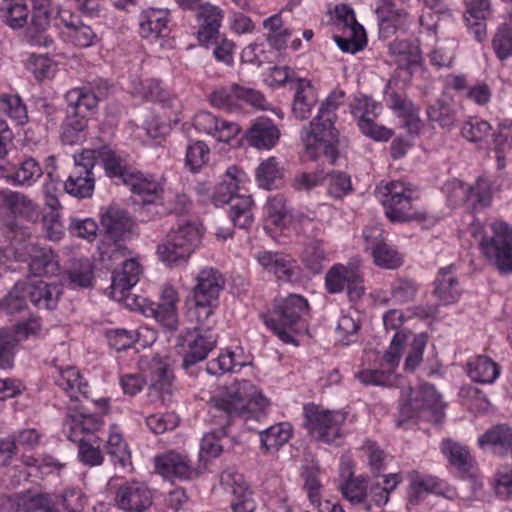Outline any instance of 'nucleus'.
I'll use <instances>...</instances> for the list:
<instances>
[{"mask_svg": "<svg viewBox=\"0 0 512 512\" xmlns=\"http://www.w3.org/2000/svg\"><path fill=\"white\" fill-rule=\"evenodd\" d=\"M131 93L148 101H164L166 92L158 79H133L131 82Z\"/></svg>", "mask_w": 512, "mask_h": 512, "instance_id": "obj_52", "label": "nucleus"}, {"mask_svg": "<svg viewBox=\"0 0 512 512\" xmlns=\"http://www.w3.org/2000/svg\"><path fill=\"white\" fill-rule=\"evenodd\" d=\"M101 225L108 237L114 241L115 250H120L122 245L118 242L131 232L133 222L125 210L110 206L101 216Z\"/></svg>", "mask_w": 512, "mask_h": 512, "instance_id": "obj_26", "label": "nucleus"}, {"mask_svg": "<svg viewBox=\"0 0 512 512\" xmlns=\"http://www.w3.org/2000/svg\"><path fill=\"white\" fill-rule=\"evenodd\" d=\"M173 375L162 364L156 365L151 371L149 395L156 397L163 404L171 400L173 394Z\"/></svg>", "mask_w": 512, "mask_h": 512, "instance_id": "obj_38", "label": "nucleus"}, {"mask_svg": "<svg viewBox=\"0 0 512 512\" xmlns=\"http://www.w3.org/2000/svg\"><path fill=\"white\" fill-rule=\"evenodd\" d=\"M375 194L385 209V215L393 223L424 221L425 212L419 210L415 202L419 195L412 184L397 180L381 181Z\"/></svg>", "mask_w": 512, "mask_h": 512, "instance_id": "obj_4", "label": "nucleus"}, {"mask_svg": "<svg viewBox=\"0 0 512 512\" xmlns=\"http://www.w3.org/2000/svg\"><path fill=\"white\" fill-rule=\"evenodd\" d=\"M325 287L332 294L347 288L349 299L358 301L364 294L363 273L360 266L356 263L334 265L325 276Z\"/></svg>", "mask_w": 512, "mask_h": 512, "instance_id": "obj_11", "label": "nucleus"}, {"mask_svg": "<svg viewBox=\"0 0 512 512\" xmlns=\"http://www.w3.org/2000/svg\"><path fill=\"white\" fill-rule=\"evenodd\" d=\"M283 172L274 157L263 161L256 170V179L260 187L271 189L277 186L276 182L282 179Z\"/></svg>", "mask_w": 512, "mask_h": 512, "instance_id": "obj_60", "label": "nucleus"}, {"mask_svg": "<svg viewBox=\"0 0 512 512\" xmlns=\"http://www.w3.org/2000/svg\"><path fill=\"white\" fill-rule=\"evenodd\" d=\"M444 404L435 387L424 384L419 389L412 390L410 397L399 407L396 424L402 427L411 419H428L437 417L443 410Z\"/></svg>", "mask_w": 512, "mask_h": 512, "instance_id": "obj_8", "label": "nucleus"}, {"mask_svg": "<svg viewBox=\"0 0 512 512\" xmlns=\"http://www.w3.org/2000/svg\"><path fill=\"white\" fill-rule=\"evenodd\" d=\"M389 54L394 62L403 68L417 61L418 49L410 41L394 40L389 44Z\"/></svg>", "mask_w": 512, "mask_h": 512, "instance_id": "obj_59", "label": "nucleus"}, {"mask_svg": "<svg viewBox=\"0 0 512 512\" xmlns=\"http://www.w3.org/2000/svg\"><path fill=\"white\" fill-rule=\"evenodd\" d=\"M0 10L3 21L9 27L17 29L27 24L29 9L24 0H4Z\"/></svg>", "mask_w": 512, "mask_h": 512, "instance_id": "obj_50", "label": "nucleus"}, {"mask_svg": "<svg viewBox=\"0 0 512 512\" xmlns=\"http://www.w3.org/2000/svg\"><path fill=\"white\" fill-rule=\"evenodd\" d=\"M25 249L30 258L28 267L31 274L37 277H51L60 273L58 257L50 247H41L29 242Z\"/></svg>", "mask_w": 512, "mask_h": 512, "instance_id": "obj_21", "label": "nucleus"}, {"mask_svg": "<svg viewBox=\"0 0 512 512\" xmlns=\"http://www.w3.org/2000/svg\"><path fill=\"white\" fill-rule=\"evenodd\" d=\"M381 30L405 29L409 23V14L405 9L395 8L393 0H381L376 10Z\"/></svg>", "mask_w": 512, "mask_h": 512, "instance_id": "obj_42", "label": "nucleus"}, {"mask_svg": "<svg viewBox=\"0 0 512 512\" xmlns=\"http://www.w3.org/2000/svg\"><path fill=\"white\" fill-rule=\"evenodd\" d=\"M0 113L7 115L18 125H23L28 120L27 107L18 95H0Z\"/></svg>", "mask_w": 512, "mask_h": 512, "instance_id": "obj_54", "label": "nucleus"}, {"mask_svg": "<svg viewBox=\"0 0 512 512\" xmlns=\"http://www.w3.org/2000/svg\"><path fill=\"white\" fill-rule=\"evenodd\" d=\"M292 114L296 119L306 120L318 102V95L310 81L299 79L295 85Z\"/></svg>", "mask_w": 512, "mask_h": 512, "instance_id": "obj_32", "label": "nucleus"}, {"mask_svg": "<svg viewBox=\"0 0 512 512\" xmlns=\"http://www.w3.org/2000/svg\"><path fill=\"white\" fill-rule=\"evenodd\" d=\"M191 313L195 317L197 325L194 327L196 331L205 333H214L213 328L216 325L215 310L219 302L193 300Z\"/></svg>", "mask_w": 512, "mask_h": 512, "instance_id": "obj_48", "label": "nucleus"}, {"mask_svg": "<svg viewBox=\"0 0 512 512\" xmlns=\"http://www.w3.org/2000/svg\"><path fill=\"white\" fill-rule=\"evenodd\" d=\"M434 285V295L444 305L452 304L460 297L459 282L453 273L452 266L439 270Z\"/></svg>", "mask_w": 512, "mask_h": 512, "instance_id": "obj_34", "label": "nucleus"}, {"mask_svg": "<svg viewBox=\"0 0 512 512\" xmlns=\"http://www.w3.org/2000/svg\"><path fill=\"white\" fill-rule=\"evenodd\" d=\"M197 8H199L197 16L201 21L197 38L201 45L208 48L220 37L219 28L223 19V11L210 3L199 4Z\"/></svg>", "mask_w": 512, "mask_h": 512, "instance_id": "obj_24", "label": "nucleus"}, {"mask_svg": "<svg viewBox=\"0 0 512 512\" xmlns=\"http://www.w3.org/2000/svg\"><path fill=\"white\" fill-rule=\"evenodd\" d=\"M451 201L463 200L473 209L487 207L491 201V189L487 180L479 177L474 185H467L458 179L448 181L444 186Z\"/></svg>", "mask_w": 512, "mask_h": 512, "instance_id": "obj_13", "label": "nucleus"}, {"mask_svg": "<svg viewBox=\"0 0 512 512\" xmlns=\"http://www.w3.org/2000/svg\"><path fill=\"white\" fill-rule=\"evenodd\" d=\"M279 137L278 127L271 119L266 117L255 119L245 134L249 145L259 150L271 149L278 142Z\"/></svg>", "mask_w": 512, "mask_h": 512, "instance_id": "obj_29", "label": "nucleus"}, {"mask_svg": "<svg viewBox=\"0 0 512 512\" xmlns=\"http://www.w3.org/2000/svg\"><path fill=\"white\" fill-rule=\"evenodd\" d=\"M81 155L84 166L93 170L96 165H101L109 178H119L123 182L131 172L125 158L109 146L86 149L82 151Z\"/></svg>", "mask_w": 512, "mask_h": 512, "instance_id": "obj_14", "label": "nucleus"}, {"mask_svg": "<svg viewBox=\"0 0 512 512\" xmlns=\"http://www.w3.org/2000/svg\"><path fill=\"white\" fill-rule=\"evenodd\" d=\"M267 222L278 227L284 228L291 220V211L287 205V200L282 194L270 196L264 207Z\"/></svg>", "mask_w": 512, "mask_h": 512, "instance_id": "obj_46", "label": "nucleus"}, {"mask_svg": "<svg viewBox=\"0 0 512 512\" xmlns=\"http://www.w3.org/2000/svg\"><path fill=\"white\" fill-rule=\"evenodd\" d=\"M426 114L430 122L437 123L442 129L451 130L456 124V110L446 99H438L427 106Z\"/></svg>", "mask_w": 512, "mask_h": 512, "instance_id": "obj_47", "label": "nucleus"}, {"mask_svg": "<svg viewBox=\"0 0 512 512\" xmlns=\"http://www.w3.org/2000/svg\"><path fill=\"white\" fill-rule=\"evenodd\" d=\"M82 155H75V168L65 181V191L79 199L90 198L95 189V176L92 168L82 163Z\"/></svg>", "mask_w": 512, "mask_h": 512, "instance_id": "obj_23", "label": "nucleus"}, {"mask_svg": "<svg viewBox=\"0 0 512 512\" xmlns=\"http://www.w3.org/2000/svg\"><path fill=\"white\" fill-rule=\"evenodd\" d=\"M193 124L199 132L212 135L221 142H229L240 131L236 123L220 120L212 113L206 111L197 113Z\"/></svg>", "mask_w": 512, "mask_h": 512, "instance_id": "obj_25", "label": "nucleus"}, {"mask_svg": "<svg viewBox=\"0 0 512 512\" xmlns=\"http://www.w3.org/2000/svg\"><path fill=\"white\" fill-rule=\"evenodd\" d=\"M320 473V466L318 462H315L314 460L307 461L301 469V477L304 481V490L307 493L309 501L315 507L321 506L322 484L319 479Z\"/></svg>", "mask_w": 512, "mask_h": 512, "instance_id": "obj_44", "label": "nucleus"}, {"mask_svg": "<svg viewBox=\"0 0 512 512\" xmlns=\"http://www.w3.org/2000/svg\"><path fill=\"white\" fill-rule=\"evenodd\" d=\"M351 113L359 120L376 118L382 110V105L364 94L355 95L350 105Z\"/></svg>", "mask_w": 512, "mask_h": 512, "instance_id": "obj_56", "label": "nucleus"}, {"mask_svg": "<svg viewBox=\"0 0 512 512\" xmlns=\"http://www.w3.org/2000/svg\"><path fill=\"white\" fill-rule=\"evenodd\" d=\"M304 425L317 441L333 443L340 437V426L345 420L341 411L321 409L315 404L304 406Z\"/></svg>", "mask_w": 512, "mask_h": 512, "instance_id": "obj_9", "label": "nucleus"}, {"mask_svg": "<svg viewBox=\"0 0 512 512\" xmlns=\"http://www.w3.org/2000/svg\"><path fill=\"white\" fill-rule=\"evenodd\" d=\"M245 173L236 166H230L222 181L215 187L211 199L216 206L229 204V217L234 226L248 229L254 222L251 196L242 194Z\"/></svg>", "mask_w": 512, "mask_h": 512, "instance_id": "obj_3", "label": "nucleus"}, {"mask_svg": "<svg viewBox=\"0 0 512 512\" xmlns=\"http://www.w3.org/2000/svg\"><path fill=\"white\" fill-rule=\"evenodd\" d=\"M123 183L138 197L135 202L146 205L157 203L161 199L163 188L151 175L131 171Z\"/></svg>", "mask_w": 512, "mask_h": 512, "instance_id": "obj_22", "label": "nucleus"}, {"mask_svg": "<svg viewBox=\"0 0 512 512\" xmlns=\"http://www.w3.org/2000/svg\"><path fill=\"white\" fill-rule=\"evenodd\" d=\"M29 301L38 309L53 310L63 293L62 288L44 281H23Z\"/></svg>", "mask_w": 512, "mask_h": 512, "instance_id": "obj_28", "label": "nucleus"}, {"mask_svg": "<svg viewBox=\"0 0 512 512\" xmlns=\"http://www.w3.org/2000/svg\"><path fill=\"white\" fill-rule=\"evenodd\" d=\"M213 416L223 418L221 435L225 429L238 417L248 419L252 409L264 412L269 406L268 399L249 380H235L226 386L219 394L210 399Z\"/></svg>", "mask_w": 512, "mask_h": 512, "instance_id": "obj_2", "label": "nucleus"}, {"mask_svg": "<svg viewBox=\"0 0 512 512\" xmlns=\"http://www.w3.org/2000/svg\"><path fill=\"white\" fill-rule=\"evenodd\" d=\"M308 313L307 299L299 294H290L275 301L273 312L264 317V323L284 343L296 344L295 334Z\"/></svg>", "mask_w": 512, "mask_h": 512, "instance_id": "obj_5", "label": "nucleus"}, {"mask_svg": "<svg viewBox=\"0 0 512 512\" xmlns=\"http://www.w3.org/2000/svg\"><path fill=\"white\" fill-rule=\"evenodd\" d=\"M396 84L392 81L387 83L384 90L386 104L398 117L406 120L405 125L410 132H417L420 126L418 109L404 92L395 88Z\"/></svg>", "mask_w": 512, "mask_h": 512, "instance_id": "obj_19", "label": "nucleus"}, {"mask_svg": "<svg viewBox=\"0 0 512 512\" xmlns=\"http://www.w3.org/2000/svg\"><path fill=\"white\" fill-rule=\"evenodd\" d=\"M257 260L264 270L274 274L280 282L293 283L300 279V267L288 255L263 251L258 253Z\"/></svg>", "mask_w": 512, "mask_h": 512, "instance_id": "obj_17", "label": "nucleus"}, {"mask_svg": "<svg viewBox=\"0 0 512 512\" xmlns=\"http://www.w3.org/2000/svg\"><path fill=\"white\" fill-rule=\"evenodd\" d=\"M217 334L202 331L187 332L184 341L187 351L183 356L182 367L191 376L196 375V365L204 361L217 345Z\"/></svg>", "mask_w": 512, "mask_h": 512, "instance_id": "obj_15", "label": "nucleus"}, {"mask_svg": "<svg viewBox=\"0 0 512 512\" xmlns=\"http://www.w3.org/2000/svg\"><path fill=\"white\" fill-rule=\"evenodd\" d=\"M168 12L164 9L150 8L141 13L139 19V33L146 39H157L168 31Z\"/></svg>", "mask_w": 512, "mask_h": 512, "instance_id": "obj_33", "label": "nucleus"}, {"mask_svg": "<svg viewBox=\"0 0 512 512\" xmlns=\"http://www.w3.org/2000/svg\"><path fill=\"white\" fill-rule=\"evenodd\" d=\"M88 120L66 113V118L60 127V139L65 145H77L87 137Z\"/></svg>", "mask_w": 512, "mask_h": 512, "instance_id": "obj_43", "label": "nucleus"}, {"mask_svg": "<svg viewBox=\"0 0 512 512\" xmlns=\"http://www.w3.org/2000/svg\"><path fill=\"white\" fill-rule=\"evenodd\" d=\"M50 27V11L33 10L31 22L26 29V38L36 46L48 47L53 39L47 34Z\"/></svg>", "mask_w": 512, "mask_h": 512, "instance_id": "obj_39", "label": "nucleus"}, {"mask_svg": "<svg viewBox=\"0 0 512 512\" xmlns=\"http://www.w3.org/2000/svg\"><path fill=\"white\" fill-rule=\"evenodd\" d=\"M68 287L90 288L93 285L94 269L88 259H73L65 273Z\"/></svg>", "mask_w": 512, "mask_h": 512, "instance_id": "obj_40", "label": "nucleus"}, {"mask_svg": "<svg viewBox=\"0 0 512 512\" xmlns=\"http://www.w3.org/2000/svg\"><path fill=\"white\" fill-rule=\"evenodd\" d=\"M156 471L168 480H191L199 471L187 454L175 450L155 457Z\"/></svg>", "mask_w": 512, "mask_h": 512, "instance_id": "obj_16", "label": "nucleus"}, {"mask_svg": "<svg viewBox=\"0 0 512 512\" xmlns=\"http://www.w3.org/2000/svg\"><path fill=\"white\" fill-rule=\"evenodd\" d=\"M200 237L196 224L186 222L179 225L157 246L159 259L169 266H178L186 262L200 243Z\"/></svg>", "mask_w": 512, "mask_h": 512, "instance_id": "obj_6", "label": "nucleus"}, {"mask_svg": "<svg viewBox=\"0 0 512 512\" xmlns=\"http://www.w3.org/2000/svg\"><path fill=\"white\" fill-rule=\"evenodd\" d=\"M480 247L486 259L500 273H512V226L506 222L493 223L491 235L482 238Z\"/></svg>", "mask_w": 512, "mask_h": 512, "instance_id": "obj_7", "label": "nucleus"}, {"mask_svg": "<svg viewBox=\"0 0 512 512\" xmlns=\"http://www.w3.org/2000/svg\"><path fill=\"white\" fill-rule=\"evenodd\" d=\"M469 377L479 383H492L500 374L499 366L486 356H477L467 364Z\"/></svg>", "mask_w": 512, "mask_h": 512, "instance_id": "obj_45", "label": "nucleus"}, {"mask_svg": "<svg viewBox=\"0 0 512 512\" xmlns=\"http://www.w3.org/2000/svg\"><path fill=\"white\" fill-rule=\"evenodd\" d=\"M140 274L141 268L136 260L128 259L124 261L122 269L112 276V294H119L121 298L124 297L137 284Z\"/></svg>", "mask_w": 512, "mask_h": 512, "instance_id": "obj_36", "label": "nucleus"}, {"mask_svg": "<svg viewBox=\"0 0 512 512\" xmlns=\"http://www.w3.org/2000/svg\"><path fill=\"white\" fill-rule=\"evenodd\" d=\"M100 425L101 421L97 416L79 411L71 415L70 421L65 422L64 432L66 435L72 434L74 437H78V432L90 434L98 430Z\"/></svg>", "mask_w": 512, "mask_h": 512, "instance_id": "obj_53", "label": "nucleus"}, {"mask_svg": "<svg viewBox=\"0 0 512 512\" xmlns=\"http://www.w3.org/2000/svg\"><path fill=\"white\" fill-rule=\"evenodd\" d=\"M301 260L305 267L313 274H319L327 260L326 251L322 240L305 241Z\"/></svg>", "mask_w": 512, "mask_h": 512, "instance_id": "obj_49", "label": "nucleus"}, {"mask_svg": "<svg viewBox=\"0 0 512 512\" xmlns=\"http://www.w3.org/2000/svg\"><path fill=\"white\" fill-rule=\"evenodd\" d=\"M65 100L66 113L87 118V115L97 108L100 96L87 87H77L66 93Z\"/></svg>", "mask_w": 512, "mask_h": 512, "instance_id": "obj_31", "label": "nucleus"}, {"mask_svg": "<svg viewBox=\"0 0 512 512\" xmlns=\"http://www.w3.org/2000/svg\"><path fill=\"white\" fill-rule=\"evenodd\" d=\"M324 182L328 195L335 199H342L353 190L350 176L340 171L328 173L323 177Z\"/></svg>", "mask_w": 512, "mask_h": 512, "instance_id": "obj_63", "label": "nucleus"}, {"mask_svg": "<svg viewBox=\"0 0 512 512\" xmlns=\"http://www.w3.org/2000/svg\"><path fill=\"white\" fill-rule=\"evenodd\" d=\"M240 85L232 84L227 87H220L214 90L210 95V102L213 106L233 111L238 107Z\"/></svg>", "mask_w": 512, "mask_h": 512, "instance_id": "obj_62", "label": "nucleus"}, {"mask_svg": "<svg viewBox=\"0 0 512 512\" xmlns=\"http://www.w3.org/2000/svg\"><path fill=\"white\" fill-rule=\"evenodd\" d=\"M144 312L148 316H152L165 329L174 331L178 328V311L177 308L164 306L157 302H151L147 305Z\"/></svg>", "mask_w": 512, "mask_h": 512, "instance_id": "obj_57", "label": "nucleus"}, {"mask_svg": "<svg viewBox=\"0 0 512 512\" xmlns=\"http://www.w3.org/2000/svg\"><path fill=\"white\" fill-rule=\"evenodd\" d=\"M3 204L18 217L35 222L39 218L36 203L20 192L8 191L3 194Z\"/></svg>", "mask_w": 512, "mask_h": 512, "instance_id": "obj_37", "label": "nucleus"}, {"mask_svg": "<svg viewBox=\"0 0 512 512\" xmlns=\"http://www.w3.org/2000/svg\"><path fill=\"white\" fill-rule=\"evenodd\" d=\"M337 31L333 38L343 52L356 53L366 45V33L362 25L356 21L353 9L341 4L335 7V22Z\"/></svg>", "mask_w": 512, "mask_h": 512, "instance_id": "obj_10", "label": "nucleus"}, {"mask_svg": "<svg viewBox=\"0 0 512 512\" xmlns=\"http://www.w3.org/2000/svg\"><path fill=\"white\" fill-rule=\"evenodd\" d=\"M479 444L490 446L497 455H512V427L505 424L495 426L479 438Z\"/></svg>", "mask_w": 512, "mask_h": 512, "instance_id": "obj_35", "label": "nucleus"}, {"mask_svg": "<svg viewBox=\"0 0 512 512\" xmlns=\"http://www.w3.org/2000/svg\"><path fill=\"white\" fill-rule=\"evenodd\" d=\"M291 437V427L287 423H279L260 431L261 447L265 451L278 449Z\"/></svg>", "mask_w": 512, "mask_h": 512, "instance_id": "obj_51", "label": "nucleus"}, {"mask_svg": "<svg viewBox=\"0 0 512 512\" xmlns=\"http://www.w3.org/2000/svg\"><path fill=\"white\" fill-rule=\"evenodd\" d=\"M419 285L410 278L398 277L390 285L391 299L398 304L411 302L415 299Z\"/></svg>", "mask_w": 512, "mask_h": 512, "instance_id": "obj_58", "label": "nucleus"}, {"mask_svg": "<svg viewBox=\"0 0 512 512\" xmlns=\"http://www.w3.org/2000/svg\"><path fill=\"white\" fill-rule=\"evenodd\" d=\"M51 495L46 493L33 494L30 491L17 495L14 499L16 512H36L50 505Z\"/></svg>", "mask_w": 512, "mask_h": 512, "instance_id": "obj_61", "label": "nucleus"}, {"mask_svg": "<svg viewBox=\"0 0 512 512\" xmlns=\"http://www.w3.org/2000/svg\"><path fill=\"white\" fill-rule=\"evenodd\" d=\"M114 501L123 512H146L153 504V493L145 482L129 480L117 487Z\"/></svg>", "mask_w": 512, "mask_h": 512, "instance_id": "obj_12", "label": "nucleus"}, {"mask_svg": "<svg viewBox=\"0 0 512 512\" xmlns=\"http://www.w3.org/2000/svg\"><path fill=\"white\" fill-rule=\"evenodd\" d=\"M4 178L19 186H31L43 174L42 168L34 158H25L16 164H8L3 168Z\"/></svg>", "mask_w": 512, "mask_h": 512, "instance_id": "obj_30", "label": "nucleus"}, {"mask_svg": "<svg viewBox=\"0 0 512 512\" xmlns=\"http://www.w3.org/2000/svg\"><path fill=\"white\" fill-rule=\"evenodd\" d=\"M24 290L25 283L17 282L10 292L0 300V311L13 315L26 309L28 296Z\"/></svg>", "mask_w": 512, "mask_h": 512, "instance_id": "obj_55", "label": "nucleus"}, {"mask_svg": "<svg viewBox=\"0 0 512 512\" xmlns=\"http://www.w3.org/2000/svg\"><path fill=\"white\" fill-rule=\"evenodd\" d=\"M52 365L56 370L54 375L56 385L68 395L71 401H79L80 396L87 397L88 383L75 366L59 365L56 359L52 360Z\"/></svg>", "mask_w": 512, "mask_h": 512, "instance_id": "obj_20", "label": "nucleus"}, {"mask_svg": "<svg viewBox=\"0 0 512 512\" xmlns=\"http://www.w3.org/2000/svg\"><path fill=\"white\" fill-rule=\"evenodd\" d=\"M221 483L225 489L229 490L233 495V499L231 500V509L233 512L255 511L256 502L242 474L237 471L226 470L221 474Z\"/></svg>", "mask_w": 512, "mask_h": 512, "instance_id": "obj_18", "label": "nucleus"}, {"mask_svg": "<svg viewBox=\"0 0 512 512\" xmlns=\"http://www.w3.org/2000/svg\"><path fill=\"white\" fill-rule=\"evenodd\" d=\"M225 280L214 268H203L196 277V285L192 289L193 300L219 302V295L224 289Z\"/></svg>", "mask_w": 512, "mask_h": 512, "instance_id": "obj_27", "label": "nucleus"}, {"mask_svg": "<svg viewBox=\"0 0 512 512\" xmlns=\"http://www.w3.org/2000/svg\"><path fill=\"white\" fill-rule=\"evenodd\" d=\"M345 93L334 90L320 105L318 114L301 131V140L309 159L323 153L331 164L338 158V130L335 128L337 110L342 105Z\"/></svg>", "mask_w": 512, "mask_h": 512, "instance_id": "obj_1", "label": "nucleus"}, {"mask_svg": "<svg viewBox=\"0 0 512 512\" xmlns=\"http://www.w3.org/2000/svg\"><path fill=\"white\" fill-rule=\"evenodd\" d=\"M442 453L448 458L462 476L470 475L473 468V458L469 449L450 439L444 440L441 445Z\"/></svg>", "mask_w": 512, "mask_h": 512, "instance_id": "obj_41", "label": "nucleus"}, {"mask_svg": "<svg viewBox=\"0 0 512 512\" xmlns=\"http://www.w3.org/2000/svg\"><path fill=\"white\" fill-rule=\"evenodd\" d=\"M367 488L368 486L365 480L360 477L350 478L341 485L343 497L351 504L360 506L362 509L365 502Z\"/></svg>", "mask_w": 512, "mask_h": 512, "instance_id": "obj_64", "label": "nucleus"}]
</instances>
